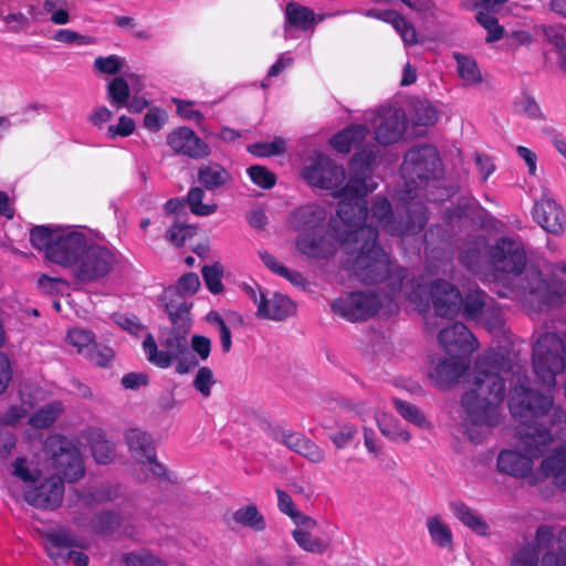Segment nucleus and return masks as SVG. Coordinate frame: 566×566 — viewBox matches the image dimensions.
Listing matches in <instances>:
<instances>
[{"label": "nucleus", "mask_w": 566, "mask_h": 566, "mask_svg": "<svg viewBox=\"0 0 566 566\" xmlns=\"http://www.w3.org/2000/svg\"><path fill=\"white\" fill-rule=\"evenodd\" d=\"M387 144H363L350 163V178L343 189L344 200L339 201L336 217L329 221L331 230L348 256L346 264L354 276L365 284L384 282L385 298L390 302L407 300L422 303L426 290L417 283L405 268L392 263L377 244L378 231L364 224L368 209L365 197L371 188L366 180L379 163L382 148Z\"/></svg>", "instance_id": "f257e3e1"}, {"label": "nucleus", "mask_w": 566, "mask_h": 566, "mask_svg": "<svg viewBox=\"0 0 566 566\" xmlns=\"http://www.w3.org/2000/svg\"><path fill=\"white\" fill-rule=\"evenodd\" d=\"M511 415L518 421L517 450H502L496 467L502 473L514 478H530V484L542 483V468L533 473V459L541 457L554 438L566 442V411L554 406L553 398L532 389L517 376L509 394Z\"/></svg>", "instance_id": "f03ea898"}, {"label": "nucleus", "mask_w": 566, "mask_h": 566, "mask_svg": "<svg viewBox=\"0 0 566 566\" xmlns=\"http://www.w3.org/2000/svg\"><path fill=\"white\" fill-rule=\"evenodd\" d=\"M520 367L504 349L482 355L475 364L473 387L462 396L463 419L468 438L479 443L485 433L499 424L497 406L504 399L505 380Z\"/></svg>", "instance_id": "7ed1b4c3"}, {"label": "nucleus", "mask_w": 566, "mask_h": 566, "mask_svg": "<svg viewBox=\"0 0 566 566\" xmlns=\"http://www.w3.org/2000/svg\"><path fill=\"white\" fill-rule=\"evenodd\" d=\"M200 287L199 276L189 272L181 275L175 285L164 290L159 303L168 315L170 326L165 332L163 344L182 353L186 350V335L192 327L191 308L193 303L186 301L187 295H193Z\"/></svg>", "instance_id": "20e7f679"}, {"label": "nucleus", "mask_w": 566, "mask_h": 566, "mask_svg": "<svg viewBox=\"0 0 566 566\" xmlns=\"http://www.w3.org/2000/svg\"><path fill=\"white\" fill-rule=\"evenodd\" d=\"M90 239L74 228L52 229L38 226L31 230L30 242L44 251L45 258L64 268L73 266L83 254Z\"/></svg>", "instance_id": "39448f33"}, {"label": "nucleus", "mask_w": 566, "mask_h": 566, "mask_svg": "<svg viewBox=\"0 0 566 566\" xmlns=\"http://www.w3.org/2000/svg\"><path fill=\"white\" fill-rule=\"evenodd\" d=\"M400 170L405 180L402 199L419 197V191L436 182L441 174L437 148L432 144L416 145L406 153Z\"/></svg>", "instance_id": "423d86ee"}, {"label": "nucleus", "mask_w": 566, "mask_h": 566, "mask_svg": "<svg viewBox=\"0 0 566 566\" xmlns=\"http://www.w3.org/2000/svg\"><path fill=\"white\" fill-rule=\"evenodd\" d=\"M533 367L535 374L547 388L555 387L556 375L565 368V347L560 336L546 332L533 346Z\"/></svg>", "instance_id": "0eeeda50"}, {"label": "nucleus", "mask_w": 566, "mask_h": 566, "mask_svg": "<svg viewBox=\"0 0 566 566\" xmlns=\"http://www.w3.org/2000/svg\"><path fill=\"white\" fill-rule=\"evenodd\" d=\"M512 281L517 292L537 311H542L544 306L556 307L566 302V287L553 289L534 265L526 264L524 270L512 276Z\"/></svg>", "instance_id": "6e6552de"}, {"label": "nucleus", "mask_w": 566, "mask_h": 566, "mask_svg": "<svg viewBox=\"0 0 566 566\" xmlns=\"http://www.w3.org/2000/svg\"><path fill=\"white\" fill-rule=\"evenodd\" d=\"M43 452L55 471L53 476H61L74 482L84 475V465L78 450L72 441L60 434L48 437L43 443Z\"/></svg>", "instance_id": "1a4fd4ad"}, {"label": "nucleus", "mask_w": 566, "mask_h": 566, "mask_svg": "<svg viewBox=\"0 0 566 566\" xmlns=\"http://www.w3.org/2000/svg\"><path fill=\"white\" fill-rule=\"evenodd\" d=\"M364 120L374 129V142H401L408 132V117L401 107L385 105L367 111Z\"/></svg>", "instance_id": "9d476101"}, {"label": "nucleus", "mask_w": 566, "mask_h": 566, "mask_svg": "<svg viewBox=\"0 0 566 566\" xmlns=\"http://www.w3.org/2000/svg\"><path fill=\"white\" fill-rule=\"evenodd\" d=\"M169 331L168 327H161L159 331V344L163 347L161 350L158 349V345L154 338V336L148 333L143 342V348L146 354V357L149 363L160 367V368H168L172 365L174 360H177L176 365V371L180 375L187 374L193 368L199 366V360L195 357H190L189 359L187 356L189 355V340L188 336L186 335V350L182 353L178 352V349H175L172 347H167L163 344V339L165 338V332Z\"/></svg>", "instance_id": "9b49d317"}, {"label": "nucleus", "mask_w": 566, "mask_h": 566, "mask_svg": "<svg viewBox=\"0 0 566 566\" xmlns=\"http://www.w3.org/2000/svg\"><path fill=\"white\" fill-rule=\"evenodd\" d=\"M381 297L379 294L370 292H354L335 300L332 304V310L335 314L350 321H367L375 316L380 307L385 306V293Z\"/></svg>", "instance_id": "f8f14e48"}, {"label": "nucleus", "mask_w": 566, "mask_h": 566, "mask_svg": "<svg viewBox=\"0 0 566 566\" xmlns=\"http://www.w3.org/2000/svg\"><path fill=\"white\" fill-rule=\"evenodd\" d=\"M302 177L311 185L322 189H338L336 197L344 200L343 189L348 182L340 188L345 180V170L342 166L333 163L327 156L317 154L315 159L302 170Z\"/></svg>", "instance_id": "ddd939ff"}, {"label": "nucleus", "mask_w": 566, "mask_h": 566, "mask_svg": "<svg viewBox=\"0 0 566 566\" xmlns=\"http://www.w3.org/2000/svg\"><path fill=\"white\" fill-rule=\"evenodd\" d=\"M489 256L495 271L513 276L524 270L527 263L523 244L507 237L500 238L490 248Z\"/></svg>", "instance_id": "4468645a"}, {"label": "nucleus", "mask_w": 566, "mask_h": 566, "mask_svg": "<svg viewBox=\"0 0 566 566\" xmlns=\"http://www.w3.org/2000/svg\"><path fill=\"white\" fill-rule=\"evenodd\" d=\"M439 342L450 356L464 357L478 348V342L468 327L460 322L442 328L439 333Z\"/></svg>", "instance_id": "2eb2a0df"}, {"label": "nucleus", "mask_w": 566, "mask_h": 566, "mask_svg": "<svg viewBox=\"0 0 566 566\" xmlns=\"http://www.w3.org/2000/svg\"><path fill=\"white\" fill-rule=\"evenodd\" d=\"M64 493V484L61 476H50L40 485L28 486L23 493L24 500L40 509L54 510L60 506Z\"/></svg>", "instance_id": "dca6fc26"}, {"label": "nucleus", "mask_w": 566, "mask_h": 566, "mask_svg": "<svg viewBox=\"0 0 566 566\" xmlns=\"http://www.w3.org/2000/svg\"><path fill=\"white\" fill-rule=\"evenodd\" d=\"M270 434L274 441L284 444L312 463H321L325 459L324 451L314 441L302 433L272 428Z\"/></svg>", "instance_id": "f3484780"}, {"label": "nucleus", "mask_w": 566, "mask_h": 566, "mask_svg": "<svg viewBox=\"0 0 566 566\" xmlns=\"http://www.w3.org/2000/svg\"><path fill=\"white\" fill-rule=\"evenodd\" d=\"M430 296L434 311L439 316H453L461 311V293L454 285L444 280H434L431 283Z\"/></svg>", "instance_id": "a211bd4d"}, {"label": "nucleus", "mask_w": 566, "mask_h": 566, "mask_svg": "<svg viewBox=\"0 0 566 566\" xmlns=\"http://www.w3.org/2000/svg\"><path fill=\"white\" fill-rule=\"evenodd\" d=\"M76 264L75 276L78 281L86 283L103 277L106 273V252L90 240Z\"/></svg>", "instance_id": "6ab92c4d"}, {"label": "nucleus", "mask_w": 566, "mask_h": 566, "mask_svg": "<svg viewBox=\"0 0 566 566\" xmlns=\"http://www.w3.org/2000/svg\"><path fill=\"white\" fill-rule=\"evenodd\" d=\"M325 19L324 14H316L311 8L290 1L284 11V31L300 30L314 31L315 27Z\"/></svg>", "instance_id": "aec40b11"}, {"label": "nucleus", "mask_w": 566, "mask_h": 566, "mask_svg": "<svg viewBox=\"0 0 566 566\" xmlns=\"http://www.w3.org/2000/svg\"><path fill=\"white\" fill-rule=\"evenodd\" d=\"M327 213L324 207L311 203L295 209L289 218L291 228L300 233L321 231Z\"/></svg>", "instance_id": "412c9836"}, {"label": "nucleus", "mask_w": 566, "mask_h": 566, "mask_svg": "<svg viewBox=\"0 0 566 566\" xmlns=\"http://www.w3.org/2000/svg\"><path fill=\"white\" fill-rule=\"evenodd\" d=\"M535 221L547 232L558 234L563 232L566 217L562 207L551 198H542L533 208Z\"/></svg>", "instance_id": "4be33fe9"}, {"label": "nucleus", "mask_w": 566, "mask_h": 566, "mask_svg": "<svg viewBox=\"0 0 566 566\" xmlns=\"http://www.w3.org/2000/svg\"><path fill=\"white\" fill-rule=\"evenodd\" d=\"M405 202V209L407 212V220L398 222V224H388L387 232L392 235H400L403 233H417L420 232L427 224V207L421 201H413V199H402Z\"/></svg>", "instance_id": "5701e85b"}, {"label": "nucleus", "mask_w": 566, "mask_h": 566, "mask_svg": "<svg viewBox=\"0 0 566 566\" xmlns=\"http://www.w3.org/2000/svg\"><path fill=\"white\" fill-rule=\"evenodd\" d=\"M296 311L295 303L284 294L274 293L272 298L260 291L256 316L265 319L283 321Z\"/></svg>", "instance_id": "b1692460"}, {"label": "nucleus", "mask_w": 566, "mask_h": 566, "mask_svg": "<svg viewBox=\"0 0 566 566\" xmlns=\"http://www.w3.org/2000/svg\"><path fill=\"white\" fill-rule=\"evenodd\" d=\"M411 130L412 138H420L427 134L428 127L438 120L437 108L427 99L411 102Z\"/></svg>", "instance_id": "393cba45"}, {"label": "nucleus", "mask_w": 566, "mask_h": 566, "mask_svg": "<svg viewBox=\"0 0 566 566\" xmlns=\"http://www.w3.org/2000/svg\"><path fill=\"white\" fill-rule=\"evenodd\" d=\"M296 247L303 254L315 258H328L334 249L331 241L325 235V230L300 233L296 240Z\"/></svg>", "instance_id": "a878e982"}, {"label": "nucleus", "mask_w": 566, "mask_h": 566, "mask_svg": "<svg viewBox=\"0 0 566 566\" xmlns=\"http://www.w3.org/2000/svg\"><path fill=\"white\" fill-rule=\"evenodd\" d=\"M462 357L451 356L440 361L430 373L431 379L440 387H448L459 380L468 368Z\"/></svg>", "instance_id": "bb28decb"}, {"label": "nucleus", "mask_w": 566, "mask_h": 566, "mask_svg": "<svg viewBox=\"0 0 566 566\" xmlns=\"http://www.w3.org/2000/svg\"><path fill=\"white\" fill-rule=\"evenodd\" d=\"M135 534L133 524V504L125 507L108 509V535L132 537Z\"/></svg>", "instance_id": "cd10ccee"}, {"label": "nucleus", "mask_w": 566, "mask_h": 566, "mask_svg": "<svg viewBox=\"0 0 566 566\" xmlns=\"http://www.w3.org/2000/svg\"><path fill=\"white\" fill-rule=\"evenodd\" d=\"M132 457L138 462L156 451L153 437L140 428H129L124 433Z\"/></svg>", "instance_id": "c85d7f7f"}, {"label": "nucleus", "mask_w": 566, "mask_h": 566, "mask_svg": "<svg viewBox=\"0 0 566 566\" xmlns=\"http://www.w3.org/2000/svg\"><path fill=\"white\" fill-rule=\"evenodd\" d=\"M542 472L545 476H552L556 486L566 489V448L562 447L546 457L542 461Z\"/></svg>", "instance_id": "c756f323"}, {"label": "nucleus", "mask_w": 566, "mask_h": 566, "mask_svg": "<svg viewBox=\"0 0 566 566\" xmlns=\"http://www.w3.org/2000/svg\"><path fill=\"white\" fill-rule=\"evenodd\" d=\"M231 180V175L217 163L202 165L198 169V181L207 190L221 188Z\"/></svg>", "instance_id": "7c9ffc66"}, {"label": "nucleus", "mask_w": 566, "mask_h": 566, "mask_svg": "<svg viewBox=\"0 0 566 566\" xmlns=\"http://www.w3.org/2000/svg\"><path fill=\"white\" fill-rule=\"evenodd\" d=\"M450 507L453 514L469 528H471L474 533L479 535H486L489 531V525L471 507H469L465 503L461 501H454L450 503Z\"/></svg>", "instance_id": "2f4dec72"}, {"label": "nucleus", "mask_w": 566, "mask_h": 566, "mask_svg": "<svg viewBox=\"0 0 566 566\" xmlns=\"http://www.w3.org/2000/svg\"><path fill=\"white\" fill-rule=\"evenodd\" d=\"M233 521L244 527L252 528L256 532H262L266 527L263 515L259 512L258 507L253 504L245 505L238 509L232 516Z\"/></svg>", "instance_id": "473e14b6"}, {"label": "nucleus", "mask_w": 566, "mask_h": 566, "mask_svg": "<svg viewBox=\"0 0 566 566\" xmlns=\"http://www.w3.org/2000/svg\"><path fill=\"white\" fill-rule=\"evenodd\" d=\"M427 527L432 542L442 548H452L453 536L450 527L439 517L431 516L427 520Z\"/></svg>", "instance_id": "72a5a7b5"}, {"label": "nucleus", "mask_w": 566, "mask_h": 566, "mask_svg": "<svg viewBox=\"0 0 566 566\" xmlns=\"http://www.w3.org/2000/svg\"><path fill=\"white\" fill-rule=\"evenodd\" d=\"M491 298L482 291H472L462 297L463 315L467 318L478 319Z\"/></svg>", "instance_id": "f704fd0d"}, {"label": "nucleus", "mask_w": 566, "mask_h": 566, "mask_svg": "<svg viewBox=\"0 0 566 566\" xmlns=\"http://www.w3.org/2000/svg\"><path fill=\"white\" fill-rule=\"evenodd\" d=\"M494 9L480 10L475 14L476 21L488 31L486 42H496L504 35V28L499 24L497 18L493 14Z\"/></svg>", "instance_id": "c9c22d12"}, {"label": "nucleus", "mask_w": 566, "mask_h": 566, "mask_svg": "<svg viewBox=\"0 0 566 566\" xmlns=\"http://www.w3.org/2000/svg\"><path fill=\"white\" fill-rule=\"evenodd\" d=\"M380 432L392 441L408 442L411 439L409 431L402 429L399 423L382 413L376 418Z\"/></svg>", "instance_id": "e433bc0d"}, {"label": "nucleus", "mask_w": 566, "mask_h": 566, "mask_svg": "<svg viewBox=\"0 0 566 566\" xmlns=\"http://www.w3.org/2000/svg\"><path fill=\"white\" fill-rule=\"evenodd\" d=\"M203 197L205 191L201 187H192L185 199L186 203L189 205L190 211L196 216H210L218 209L217 203H202Z\"/></svg>", "instance_id": "4c0bfd02"}, {"label": "nucleus", "mask_w": 566, "mask_h": 566, "mask_svg": "<svg viewBox=\"0 0 566 566\" xmlns=\"http://www.w3.org/2000/svg\"><path fill=\"white\" fill-rule=\"evenodd\" d=\"M458 72L461 78L469 85L478 84L482 76L476 62L469 56L455 54Z\"/></svg>", "instance_id": "58836bf2"}, {"label": "nucleus", "mask_w": 566, "mask_h": 566, "mask_svg": "<svg viewBox=\"0 0 566 566\" xmlns=\"http://www.w3.org/2000/svg\"><path fill=\"white\" fill-rule=\"evenodd\" d=\"M201 274L208 290L213 294H219L223 291L221 279L223 276V265L220 262H214L212 265H205L201 269Z\"/></svg>", "instance_id": "ea45409f"}, {"label": "nucleus", "mask_w": 566, "mask_h": 566, "mask_svg": "<svg viewBox=\"0 0 566 566\" xmlns=\"http://www.w3.org/2000/svg\"><path fill=\"white\" fill-rule=\"evenodd\" d=\"M369 132L366 124L353 123L333 135L328 142H365Z\"/></svg>", "instance_id": "a19ab883"}, {"label": "nucleus", "mask_w": 566, "mask_h": 566, "mask_svg": "<svg viewBox=\"0 0 566 566\" xmlns=\"http://www.w3.org/2000/svg\"><path fill=\"white\" fill-rule=\"evenodd\" d=\"M108 96L112 98V104L117 108L127 105L129 86L123 76H116L108 82Z\"/></svg>", "instance_id": "79ce46f5"}, {"label": "nucleus", "mask_w": 566, "mask_h": 566, "mask_svg": "<svg viewBox=\"0 0 566 566\" xmlns=\"http://www.w3.org/2000/svg\"><path fill=\"white\" fill-rule=\"evenodd\" d=\"M293 538L304 549L311 553L322 554L328 545L323 539L314 537L310 532L303 531L302 528L294 530Z\"/></svg>", "instance_id": "37998d69"}, {"label": "nucleus", "mask_w": 566, "mask_h": 566, "mask_svg": "<svg viewBox=\"0 0 566 566\" xmlns=\"http://www.w3.org/2000/svg\"><path fill=\"white\" fill-rule=\"evenodd\" d=\"M132 271V264L122 253H115L108 250V274L112 281L125 279Z\"/></svg>", "instance_id": "c03bdc74"}, {"label": "nucleus", "mask_w": 566, "mask_h": 566, "mask_svg": "<svg viewBox=\"0 0 566 566\" xmlns=\"http://www.w3.org/2000/svg\"><path fill=\"white\" fill-rule=\"evenodd\" d=\"M371 213V218L377 220L385 231H387L388 224H398V222L392 219L391 205L386 198L377 197L375 199Z\"/></svg>", "instance_id": "a18cd8bd"}, {"label": "nucleus", "mask_w": 566, "mask_h": 566, "mask_svg": "<svg viewBox=\"0 0 566 566\" xmlns=\"http://www.w3.org/2000/svg\"><path fill=\"white\" fill-rule=\"evenodd\" d=\"M478 319L482 321L490 332L500 331L504 325L502 311L500 306L493 304V300L489 301Z\"/></svg>", "instance_id": "49530a36"}, {"label": "nucleus", "mask_w": 566, "mask_h": 566, "mask_svg": "<svg viewBox=\"0 0 566 566\" xmlns=\"http://www.w3.org/2000/svg\"><path fill=\"white\" fill-rule=\"evenodd\" d=\"M174 154L198 160L211 154L209 144H171Z\"/></svg>", "instance_id": "de8ad7c7"}, {"label": "nucleus", "mask_w": 566, "mask_h": 566, "mask_svg": "<svg viewBox=\"0 0 566 566\" xmlns=\"http://www.w3.org/2000/svg\"><path fill=\"white\" fill-rule=\"evenodd\" d=\"M390 24L399 33L406 44L412 45L418 43V36L415 27L408 22L406 18L400 13H396V17L390 22Z\"/></svg>", "instance_id": "09e8293b"}, {"label": "nucleus", "mask_w": 566, "mask_h": 566, "mask_svg": "<svg viewBox=\"0 0 566 566\" xmlns=\"http://www.w3.org/2000/svg\"><path fill=\"white\" fill-rule=\"evenodd\" d=\"M394 405L397 409V411L409 422H412L419 427H423L426 424V418L421 413L418 407L415 405H411L407 401H403L401 399L395 398Z\"/></svg>", "instance_id": "8fccbe9b"}, {"label": "nucleus", "mask_w": 566, "mask_h": 566, "mask_svg": "<svg viewBox=\"0 0 566 566\" xmlns=\"http://www.w3.org/2000/svg\"><path fill=\"white\" fill-rule=\"evenodd\" d=\"M171 102L176 105V113L181 119L201 123L205 119L203 114L193 108L195 102L184 101L172 97Z\"/></svg>", "instance_id": "3c124183"}, {"label": "nucleus", "mask_w": 566, "mask_h": 566, "mask_svg": "<svg viewBox=\"0 0 566 566\" xmlns=\"http://www.w3.org/2000/svg\"><path fill=\"white\" fill-rule=\"evenodd\" d=\"M138 463H140L144 467H147L153 478L163 481H168L170 483L175 482L172 479H170L168 469L165 467V464H163L157 459L156 451L153 452V454H149L144 459L139 460Z\"/></svg>", "instance_id": "603ef678"}, {"label": "nucleus", "mask_w": 566, "mask_h": 566, "mask_svg": "<svg viewBox=\"0 0 566 566\" xmlns=\"http://www.w3.org/2000/svg\"><path fill=\"white\" fill-rule=\"evenodd\" d=\"M214 382L212 370L207 366H202L198 369L192 385L203 397H209Z\"/></svg>", "instance_id": "864d4df0"}, {"label": "nucleus", "mask_w": 566, "mask_h": 566, "mask_svg": "<svg viewBox=\"0 0 566 566\" xmlns=\"http://www.w3.org/2000/svg\"><path fill=\"white\" fill-rule=\"evenodd\" d=\"M539 551L535 544H527L513 557L511 566H537Z\"/></svg>", "instance_id": "5fc2aeb1"}, {"label": "nucleus", "mask_w": 566, "mask_h": 566, "mask_svg": "<svg viewBox=\"0 0 566 566\" xmlns=\"http://www.w3.org/2000/svg\"><path fill=\"white\" fill-rule=\"evenodd\" d=\"M111 318L122 329L128 332L134 336H138L146 327L139 322L136 315H127L120 313L112 314Z\"/></svg>", "instance_id": "6e6d98bb"}, {"label": "nucleus", "mask_w": 566, "mask_h": 566, "mask_svg": "<svg viewBox=\"0 0 566 566\" xmlns=\"http://www.w3.org/2000/svg\"><path fill=\"white\" fill-rule=\"evenodd\" d=\"M122 562L126 566H167L155 555L143 553H128L122 555Z\"/></svg>", "instance_id": "4d7b16f0"}, {"label": "nucleus", "mask_w": 566, "mask_h": 566, "mask_svg": "<svg viewBox=\"0 0 566 566\" xmlns=\"http://www.w3.org/2000/svg\"><path fill=\"white\" fill-rule=\"evenodd\" d=\"M248 174L252 181L261 188L270 189L275 185V175L263 166H251L248 169Z\"/></svg>", "instance_id": "13d9d810"}, {"label": "nucleus", "mask_w": 566, "mask_h": 566, "mask_svg": "<svg viewBox=\"0 0 566 566\" xmlns=\"http://www.w3.org/2000/svg\"><path fill=\"white\" fill-rule=\"evenodd\" d=\"M247 149L256 157H272L283 155L286 144H248Z\"/></svg>", "instance_id": "bf43d9fd"}, {"label": "nucleus", "mask_w": 566, "mask_h": 566, "mask_svg": "<svg viewBox=\"0 0 566 566\" xmlns=\"http://www.w3.org/2000/svg\"><path fill=\"white\" fill-rule=\"evenodd\" d=\"M56 417V410L52 406H45L31 416L29 423L34 428L44 429L50 427Z\"/></svg>", "instance_id": "052dcab7"}, {"label": "nucleus", "mask_w": 566, "mask_h": 566, "mask_svg": "<svg viewBox=\"0 0 566 566\" xmlns=\"http://www.w3.org/2000/svg\"><path fill=\"white\" fill-rule=\"evenodd\" d=\"M191 235V227L187 224L175 223L167 230L166 240L174 245L181 247Z\"/></svg>", "instance_id": "680f3d73"}, {"label": "nucleus", "mask_w": 566, "mask_h": 566, "mask_svg": "<svg viewBox=\"0 0 566 566\" xmlns=\"http://www.w3.org/2000/svg\"><path fill=\"white\" fill-rule=\"evenodd\" d=\"M67 339L82 354L95 340V337L90 331L72 329L67 334Z\"/></svg>", "instance_id": "e2e57ef3"}, {"label": "nucleus", "mask_w": 566, "mask_h": 566, "mask_svg": "<svg viewBox=\"0 0 566 566\" xmlns=\"http://www.w3.org/2000/svg\"><path fill=\"white\" fill-rule=\"evenodd\" d=\"M357 434L356 426L345 423L339 427L338 431L331 436V440L337 449H343L349 444Z\"/></svg>", "instance_id": "0e129e2a"}, {"label": "nucleus", "mask_w": 566, "mask_h": 566, "mask_svg": "<svg viewBox=\"0 0 566 566\" xmlns=\"http://www.w3.org/2000/svg\"><path fill=\"white\" fill-rule=\"evenodd\" d=\"M53 40L65 44L85 45L91 43L90 36L69 29H61L53 35Z\"/></svg>", "instance_id": "69168bd1"}, {"label": "nucleus", "mask_w": 566, "mask_h": 566, "mask_svg": "<svg viewBox=\"0 0 566 566\" xmlns=\"http://www.w3.org/2000/svg\"><path fill=\"white\" fill-rule=\"evenodd\" d=\"M167 120V113L160 108L153 107L144 116V126L151 132H158Z\"/></svg>", "instance_id": "338daca9"}, {"label": "nucleus", "mask_w": 566, "mask_h": 566, "mask_svg": "<svg viewBox=\"0 0 566 566\" xmlns=\"http://www.w3.org/2000/svg\"><path fill=\"white\" fill-rule=\"evenodd\" d=\"M28 410L22 405L11 406L7 411L0 415V426L14 427L27 417Z\"/></svg>", "instance_id": "774afa93"}]
</instances>
